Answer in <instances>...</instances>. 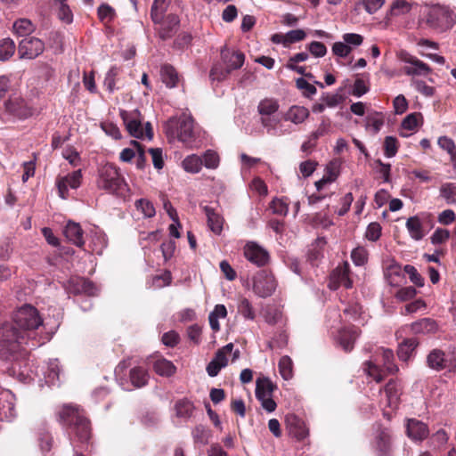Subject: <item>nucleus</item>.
Wrapping results in <instances>:
<instances>
[{"instance_id": "nucleus-1", "label": "nucleus", "mask_w": 456, "mask_h": 456, "mask_svg": "<svg viewBox=\"0 0 456 456\" xmlns=\"http://www.w3.org/2000/svg\"><path fill=\"white\" fill-rule=\"evenodd\" d=\"M43 326L44 321L35 306L25 304L19 307L12 314V322L0 324V359H17L23 345H43L44 340L35 341L37 331Z\"/></svg>"}, {"instance_id": "nucleus-2", "label": "nucleus", "mask_w": 456, "mask_h": 456, "mask_svg": "<svg viewBox=\"0 0 456 456\" xmlns=\"http://www.w3.org/2000/svg\"><path fill=\"white\" fill-rule=\"evenodd\" d=\"M59 419L61 423L69 427L70 433L74 435L71 438L72 444L75 441L86 444L91 437L89 421L84 413L73 405H64L59 412Z\"/></svg>"}, {"instance_id": "nucleus-3", "label": "nucleus", "mask_w": 456, "mask_h": 456, "mask_svg": "<svg viewBox=\"0 0 456 456\" xmlns=\"http://www.w3.org/2000/svg\"><path fill=\"white\" fill-rule=\"evenodd\" d=\"M379 355L375 360L363 363V371L376 382H380L387 373H395L398 370L394 363V353L388 348H380Z\"/></svg>"}, {"instance_id": "nucleus-4", "label": "nucleus", "mask_w": 456, "mask_h": 456, "mask_svg": "<svg viewBox=\"0 0 456 456\" xmlns=\"http://www.w3.org/2000/svg\"><path fill=\"white\" fill-rule=\"evenodd\" d=\"M166 133L168 136L177 137L186 145L193 142V120L191 116L183 113L180 117H173L166 124Z\"/></svg>"}, {"instance_id": "nucleus-5", "label": "nucleus", "mask_w": 456, "mask_h": 456, "mask_svg": "<svg viewBox=\"0 0 456 456\" xmlns=\"http://www.w3.org/2000/svg\"><path fill=\"white\" fill-rule=\"evenodd\" d=\"M421 24L438 32H443L454 24L453 13L447 7L435 5L427 10Z\"/></svg>"}, {"instance_id": "nucleus-6", "label": "nucleus", "mask_w": 456, "mask_h": 456, "mask_svg": "<svg viewBox=\"0 0 456 456\" xmlns=\"http://www.w3.org/2000/svg\"><path fill=\"white\" fill-rule=\"evenodd\" d=\"M125 185L118 169L112 164H106L99 169L97 186L110 193H115Z\"/></svg>"}, {"instance_id": "nucleus-7", "label": "nucleus", "mask_w": 456, "mask_h": 456, "mask_svg": "<svg viewBox=\"0 0 456 456\" xmlns=\"http://www.w3.org/2000/svg\"><path fill=\"white\" fill-rule=\"evenodd\" d=\"M121 118L126 125L128 133L139 139L147 137L151 140L153 137V132L150 122L145 124V128L142 127L140 113L138 110L131 112L121 111Z\"/></svg>"}, {"instance_id": "nucleus-8", "label": "nucleus", "mask_w": 456, "mask_h": 456, "mask_svg": "<svg viewBox=\"0 0 456 456\" xmlns=\"http://www.w3.org/2000/svg\"><path fill=\"white\" fill-rule=\"evenodd\" d=\"M274 385L270 379L259 377L256 381V396L261 402L262 407L268 412H273L276 403L272 398Z\"/></svg>"}, {"instance_id": "nucleus-9", "label": "nucleus", "mask_w": 456, "mask_h": 456, "mask_svg": "<svg viewBox=\"0 0 456 456\" xmlns=\"http://www.w3.org/2000/svg\"><path fill=\"white\" fill-rule=\"evenodd\" d=\"M260 123L265 129L266 134L272 136H283L290 134L294 129L290 125H288L283 121L282 117L274 115L267 118H260Z\"/></svg>"}, {"instance_id": "nucleus-10", "label": "nucleus", "mask_w": 456, "mask_h": 456, "mask_svg": "<svg viewBox=\"0 0 456 456\" xmlns=\"http://www.w3.org/2000/svg\"><path fill=\"white\" fill-rule=\"evenodd\" d=\"M45 50L44 42L34 37L23 38L18 47L20 59L32 60L40 55Z\"/></svg>"}, {"instance_id": "nucleus-11", "label": "nucleus", "mask_w": 456, "mask_h": 456, "mask_svg": "<svg viewBox=\"0 0 456 456\" xmlns=\"http://www.w3.org/2000/svg\"><path fill=\"white\" fill-rule=\"evenodd\" d=\"M81 169L76 170L65 176L59 177L56 180L59 196L62 200H66L69 197V189H77L81 184Z\"/></svg>"}, {"instance_id": "nucleus-12", "label": "nucleus", "mask_w": 456, "mask_h": 456, "mask_svg": "<svg viewBox=\"0 0 456 456\" xmlns=\"http://www.w3.org/2000/svg\"><path fill=\"white\" fill-rule=\"evenodd\" d=\"M221 59L227 70L231 73L232 70L241 68L245 61V55L240 51L224 46L221 50Z\"/></svg>"}, {"instance_id": "nucleus-13", "label": "nucleus", "mask_w": 456, "mask_h": 456, "mask_svg": "<svg viewBox=\"0 0 456 456\" xmlns=\"http://www.w3.org/2000/svg\"><path fill=\"white\" fill-rule=\"evenodd\" d=\"M244 256L251 263L262 266L269 259L268 252L253 241L248 242L244 247Z\"/></svg>"}, {"instance_id": "nucleus-14", "label": "nucleus", "mask_w": 456, "mask_h": 456, "mask_svg": "<svg viewBox=\"0 0 456 456\" xmlns=\"http://www.w3.org/2000/svg\"><path fill=\"white\" fill-rule=\"evenodd\" d=\"M7 112L19 118H27L32 115V109L20 97H11L4 103Z\"/></svg>"}, {"instance_id": "nucleus-15", "label": "nucleus", "mask_w": 456, "mask_h": 456, "mask_svg": "<svg viewBox=\"0 0 456 456\" xmlns=\"http://www.w3.org/2000/svg\"><path fill=\"white\" fill-rule=\"evenodd\" d=\"M14 395L8 390L0 392V421H11L15 417Z\"/></svg>"}, {"instance_id": "nucleus-16", "label": "nucleus", "mask_w": 456, "mask_h": 456, "mask_svg": "<svg viewBox=\"0 0 456 456\" xmlns=\"http://www.w3.org/2000/svg\"><path fill=\"white\" fill-rule=\"evenodd\" d=\"M403 61L406 64L403 68V71L408 76H426L431 71V69L427 63L415 56L408 55L403 58Z\"/></svg>"}, {"instance_id": "nucleus-17", "label": "nucleus", "mask_w": 456, "mask_h": 456, "mask_svg": "<svg viewBox=\"0 0 456 456\" xmlns=\"http://www.w3.org/2000/svg\"><path fill=\"white\" fill-rule=\"evenodd\" d=\"M373 447L377 456H389L391 452V436L387 428L379 429L375 436Z\"/></svg>"}, {"instance_id": "nucleus-18", "label": "nucleus", "mask_w": 456, "mask_h": 456, "mask_svg": "<svg viewBox=\"0 0 456 456\" xmlns=\"http://www.w3.org/2000/svg\"><path fill=\"white\" fill-rule=\"evenodd\" d=\"M310 112L307 108L293 105L282 114V119L285 123L290 122L295 126H298L303 124L308 118Z\"/></svg>"}, {"instance_id": "nucleus-19", "label": "nucleus", "mask_w": 456, "mask_h": 456, "mask_svg": "<svg viewBox=\"0 0 456 456\" xmlns=\"http://www.w3.org/2000/svg\"><path fill=\"white\" fill-rule=\"evenodd\" d=\"M63 233L69 242L78 248L84 247V232L78 223L69 221L64 227Z\"/></svg>"}, {"instance_id": "nucleus-20", "label": "nucleus", "mask_w": 456, "mask_h": 456, "mask_svg": "<svg viewBox=\"0 0 456 456\" xmlns=\"http://www.w3.org/2000/svg\"><path fill=\"white\" fill-rule=\"evenodd\" d=\"M45 381L48 386H54L59 383L61 369L57 359L49 360V362L40 370Z\"/></svg>"}, {"instance_id": "nucleus-21", "label": "nucleus", "mask_w": 456, "mask_h": 456, "mask_svg": "<svg viewBox=\"0 0 456 456\" xmlns=\"http://www.w3.org/2000/svg\"><path fill=\"white\" fill-rule=\"evenodd\" d=\"M180 20L175 14H168L160 25L159 35L161 39L171 38L177 31Z\"/></svg>"}, {"instance_id": "nucleus-22", "label": "nucleus", "mask_w": 456, "mask_h": 456, "mask_svg": "<svg viewBox=\"0 0 456 456\" xmlns=\"http://www.w3.org/2000/svg\"><path fill=\"white\" fill-rule=\"evenodd\" d=\"M407 435L412 440L422 441L428 436V428L425 423L411 419L407 422Z\"/></svg>"}, {"instance_id": "nucleus-23", "label": "nucleus", "mask_w": 456, "mask_h": 456, "mask_svg": "<svg viewBox=\"0 0 456 456\" xmlns=\"http://www.w3.org/2000/svg\"><path fill=\"white\" fill-rule=\"evenodd\" d=\"M286 422L289 433L298 440L305 438L308 435V429L305 422L295 415L288 416Z\"/></svg>"}, {"instance_id": "nucleus-24", "label": "nucleus", "mask_w": 456, "mask_h": 456, "mask_svg": "<svg viewBox=\"0 0 456 456\" xmlns=\"http://www.w3.org/2000/svg\"><path fill=\"white\" fill-rule=\"evenodd\" d=\"M358 338L357 330L354 327L346 328L339 330L337 340L340 346L346 351L349 352L353 349L354 344Z\"/></svg>"}, {"instance_id": "nucleus-25", "label": "nucleus", "mask_w": 456, "mask_h": 456, "mask_svg": "<svg viewBox=\"0 0 456 456\" xmlns=\"http://www.w3.org/2000/svg\"><path fill=\"white\" fill-rule=\"evenodd\" d=\"M349 264L344 262L338 265L331 273L334 285H352L354 282L349 277Z\"/></svg>"}, {"instance_id": "nucleus-26", "label": "nucleus", "mask_w": 456, "mask_h": 456, "mask_svg": "<svg viewBox=\"0 0 456 456\" xmlns=\"http://www.w3.org/2000/svg\"><path fill=\"white\" fill-rule=\"evenodd\" d=\"M280 108L279 102L274 98H265L257 105L260 118L277 115Z\"/></svg>"}, {"instance_id": "nucleus-27", "label": "nucleus", "mask_w": 456, "mask_h": 456, "mask_svg": "<svg viewBox=\"0 0 456 456\" xmlns=\"http://www.w3.org/2000/svg\"><path fill=\"white\" fill-rule=\"evenodd\" d=\"M204 213L208 218L210 230L216 234H220L223 230L224 218L212 208L205 206Z\"/></svg>"}, {"instance_id": "nucleus-28", "label": "nucleus", "mask_w": 456, "mask_h": 456, "mask_svg": "<svg viewBox=\"0 0 456 456\" xmlns=\"http://www.w3.org/2000/svg\"><path fill=\"white\" fill-rule=\"evenodd\" d=\"M385 123L383 113L372 111L365 118V128L373 134H378Z\"/></svg>"}, {"instance_id": "nucleus-29", "label": "nucleus", "mask_w": 456, "mask_h": 456, "mask_svg": "<svg viewBox=\"0 0 456 456\" xmlns=\"http://www.w3.org/2000/svg\"><path fill=\"white\" fill-rule=\"evenodd\" d=\"M91 240L92 250L98 255H101L103 249L108 246V238L99 228L91 231Z\"/></svg>"}, {"instance_id": "nucleus-30", "label": "nucleus", "mask_w": 456, "mask_h": 456, "mask_svg": "<svg viewBox=\"0 0 456 456\" xmlns=\"http://www.w3.org/2000/svg\"><path fill=\"white\" fill-rule=\"evenodd\" d=\"M437 330L436 322L429 318H424L411 324V330L414 334H429Z\"/></svg>"}, {"instance_id": "nucleus-31", "label": "nucleus", "mask_w": 456, "mask_h": 456, "mask_svg": "<svg viewBox=\"0 0 456 456\" xmlns=\"http://www.w3.org/2000/svg\"><path fill=\"white\" fill-rule=\"evenodd\" d=\"M171 3V0H154L151 10V17L155 24H159L162 21L165 12Z\"/></svg>"}, {"instance_id": "nucleus-32", "label": "nucleus", "mask_w": 456, "mask_h": 456, "mask_svg": "<svg viewBox=\"0 0 456 456\" xmlns=\"http://www.w3.org/2000/svg\"><path fill=\"white\" fill-rule=\"evenodd\" d=\"M445 362L444 353L439 349L432 350L427 357L428 367L436 370H441L446 368Z\"/></svg>"}, {"instance_id": "nucleus-33", "label": "nucleus", "mask_w": 456, "mask_h": 456, "mask_svg": "<svg viewBox=\"0 0 456 456\" xmlns=\"http://www.w3.org/2000/svg\"><path fill=\"white\" fill-rule=\"evenodd\" d=\"M418 345H419V342L414 338L404 339L399 345L398 351H397L398 357L402 361H404V362L408 361L411 357L412 353L414 352V350Z\"/></svg>"}, {"instance_id": "nucleus-34", "label": "nucleus", "mask_w": 456, "mask_h": 456, "mask_svg": "<svg viewBox=\"0 0 456 456\" xmlns=\"http://www.w3.org/2000/svg\"><path fill=\"white\" fill-rule=\"evenodd\" d=\"M153 369L157 374L163 377H170L175 374L176 368L174 363L165 358H158L153 363Z\"/></svg>"}, {"instance_id": "nucleus-35", "label": "nucleus", "mask_w": 456, "mask_h": 456, "mask_svg": "<svg viewBox=\"0 0 456 456\" xmlns=\"http://www.w3.org/2000/svg\"><path fill=\"white\" fill-rule=\"evenodd\" d=\"M383 393L386 396L387 405L389 407H396L400 397V389L397 384L390 380L386 385Z\"/></svg>"}, {"instance_id": "nucleus-36", "label": "nucleus", "mask_w": 456, "mask_h": 456, "mask_svg": "<svg viewBox=\"0 0 456 456\" xmlns=\"http://www.w3.org/2000/svg\"><path fill=\"white\" fill-rule=\"evenodd\" d=\"M130 380L134 387H142L149 380V373L142 367H134L130 370Z\"/></svg>"}, {"instance_id": "nucleus-37", "label": "nucleus", "mask_w": 456, "mask_h": 456, "mask_svg": "<svg viewBox=\"0 0 456 456\" xmlns=\"http://www.w3.org/2000/svg\"><path fill=\"white\" fill-rule=\"evenodd\" d=\"M160 77L163 83L169 88L176 86L178 83V74L171 65H163L160 69Z\"/></svg>"}, {"instance_id": "nucleus-38", "label": "nucleus", "mask_w": 456, "mask_h": 456, "mask_svg": "<svg viewBox=\"0 0 456 456\" xmlns=\"http://www.w3.org/2000/svg\"><path fill=\"white\" fill-rule=\"evenodd\" d=\"M405 225L411 239L419 240L423 238L422 224L418 216L408 218Z\"/></svg>"}, {"instance_id": "nucleus-39", "label": "nucleus", "mask_w": 456, "mask_h": 456, "mask_svg": "<svg viewBox=\"0 0 456 456\" xmlns=\"http://www.w3.org/2000/svg\"><path fill=\"white\" fill-rule=\"evenodd\" d=\"M13 32L19 37H26L35 30V26L30 20L21 18L17 20L12 26Z\"/></svg>"}, {"instance_id": "nucleus-40", "label": "nucleus", "mask_w": 456, "mask_h": 456, "mask_svg": "<svg viewBox=\"0 0 456 456\" xmlns=\"http://www.w3.org/2000/svg\"><path fill=\"white\" fill-rule=\"evenodd\" d=\"M227 315L226 307L224 305H216L214 310L208 315V321L210 328L214 331H219L220 324L218 322L219 318H225Z\"/></svg>"}, {"instance_id": "nucleus-41", "label": "nucleus", "mask_w": 456, "mask_h": 456, "mask_svg": "<svg viewBox=\"0 0 456 456\" xmlns=\"http://www.w3.org/2000/svg\"><path fill=\"white\" fill-rule=\"evenodd\" d=\"M325 245L326 240L323 237L317 238L315 241L311 245L307 257L312 264L322 257V249Z\"/></svg>"}, {"instance_id": "nucleus-42", "label": "nucleus", "mask_w": 456, "mask_h": 456, "mask_svg": "<svg viewBox=\"0 0 456 456\" xmlns=\"http://www.w3.org/2000/svg\"><path fill=\"white\" fill-rule=\"evenodd\" d=\"M202 165V159L195 154L186 157L183 161L184 170L192 174L199 173Z\"/></svg>"}, {"instance_id": "nucleus-43", "label": "nucleus", "mask_w": 456, "mask_h": 456, "mask_svg": "<svg viewBox=\"0 0 456 456\" xmlns=\"http://www.w3.org/2000/svg\"><path fill=\"white\" fill-rule=\"evenodd\" d=\"M440 196L448 204H456V183H445L440 187Z\"/></svg>"}, {"instance_id": "nucleus-44", "label": "nucleus", "mask_w": 456, "mask_h": 456, "mask_svg": "<svg viewBox=\"0 0 456 456\" xmlns=\"http://www.w3.org/2000/svg\"><path fill=\"white\" fill-rule=\"evenodd\" d=\"M16 45L11 38H4L0 42V61L9 60L15 53Z\"/></svg>"}, {"instance_id": "nucleus-45", "label": "nucleus", "mask_w": 456, "mask_h": 456, "mask_svg": "<svg viewBox=\"0 0 456 456\" xmlns=\"http://www.w3.org/2000/svg\"><path fill=\"white\" fill-rule=\"evenodd\" d=\"M175 411L178 417L188 419L192 415L194 406L191 401L183 399L175 403Z\"/></svg>"}, {"instance_id": "nucleus-46", "label": "nucleus", "mask_w": 456, "mask_h": 456, "mask_svg": "<svg viewBox=\"0 0 456 456\" xmlns=\"http://www.w3.org/2000/svg\"><path fill=\"white\" fill-rule=\"evenodd\" d=\"M383 268L385 270L386 276H399L403 273L401 265L394 259L389 256L383 260Z\"/></svg>"}, {"instance_id": "nucleus-47", "label": "nucleus", "mask_w": 456, "mask_h": 456, "mask_svg": "<svg viewBox=\"0 0 456 456\" xmlns=\"http://www.w3.org/2000/svg\"><path fill=\"white\" fill-rule=\"evenodd\" d=\"M331 128V120L330 118L326 116H322L321 118V123L317 129L312 132L310 134L312 135V140L317 141L320 137L330 133Z\"/></svg>"}, {"instance_id": "nucleus-48", "label": "nucleus", "mask_w": 456, "mask_h": 456, "mask_svg": "<svg viewBox=\"0 0 456 456\" xmlns=\"http://www.w3.org/2000/svg\"><path fill=\"white\" fill-rule=\"evenodd\" d=\"M210 436V430L205 426L199 425L192 430V437L195 443L206 444Z\"/></svg>"}, {"instance_id": "nucleus-49", "label": "nucleus", "mask_w": 456, "mask_h": 456, "mask_svg": "<svg viewBox=\"0 0 456 456\" xmlns=\"http://www.w3.org/2000/svg\"><path fill=\"white\" fill-rule=\"evenodd\" d=\"M135 208L137 210L141 211L144 217H152L155 216L156 211L153 204L146 199L136 200Z\"/></svg>"}, {"instance_id": "nucleus-50", "label": "nucleus", "mask_w": 456, "mask_h": 456, "mask_svg": "<svg viewBox=\"0 0 456 456\" xmlns=\"http://www.w3.org/2000/svg\"><path fill=\"white\" fill-rule=\"evenodd\" d=\"M279 369L281 377L285 380H289L292 378V361L289 356L284 355L280 359Z\"/></svg>"}, {"instance_id": "nucleus-51", "label": "nucleus", "mask_w": 456, "mask_h": 456, "mask_svg": "<svg viewBox=\"0 0 456 456\" xmlns=\"http://www.w3.org/2000/svg\"><path fill=\"white\" fill-rule=\"evenodd\" d=\"M275 282L274 275L268 270L259 271L254 280V285H273Z\"/></svg>"}, {"instance_id": "nucleus-52", "label": "nucleus", "mask_w": 456, "mask_h": 456, "mask_svg": "<svg viewBox=\"0 0 456 456\" xmlns=\"http://www.w3.org/2000/svg\"><path fill=\"white\" fill-rule=\"evenodd\" d=\"M351 258L353 263L357 266H362L367 263L368 252L363 247H357L351 252Z\"/></svg>"}, {"instance_id": "nucleus-53", "label": "nucleus", "mask_w": 456, "mask_h": 456, "mask_svg": "<svg viewBox=\"0 0 456 456\" xmlns=\"http://www.w3.org/2000/svg\"><path fill=\"white\" fill-rule=\"evenodd\" d=\"M297 87L302 91L303 95L310 98L317 92L315 86L308 83L304 77H299L296 80Z\"/></svg>"}, {"instance_id": "nucleus-54", "label": "nucleus", "mask_w": 456, "mask_h": 456, "mask_svg": "<svg viewBox=\"0 0 456 456\" xmlns=\"http://www.w3.org/2000/svg\"><path fill=\"white\" fill-rule=\"evenodd\" d=\"M165 208H167L169 216L174 221V223L169 225V233L175 238H179L180 232L178 228L180 227V223L178 221L175 210L171 206H169L167 208V204H165Z\"/></svg>"}, {"instance_id": "nucleus-55", "label": "nucleus", "mask_w": 456, "mask_h": 456, "mask_svg": "<svg viewBox=\"0 0 456 456\" xmlns=\"http://www.w3.org/2000/svg\"><path fill=\"white\" fill-rule=\"evenodd\" d=\"M99 19L103 22H110L115 17V10L107 4H102L98 7Z\"/></svg>"}, {"instance_id": "nucleus-56", "label": "nucleus", "mask_w": 456, "mask_h": 456, "mask_svg": "<svg viewBox=\"0 0 456 456\" xmlns=\"http://www.w3.org/2000/svg\"><path fill=\"white\" fill-rule=\"evenodd\" d=\"M203 164L207 168L215 169L219 165V157L214 151H207L202 159Z\"/></svg>"}, {"instance_id": "nucleus-57", "label": "nucleus", "mask_w": 456, "mask_h": 456, "mask_svg": "<svg viewBox=\"0 0 456 456\" xmlns=\"http://www.w3.org/2000/svg\"><path fill=\"white\" fill-rule=\"evenodd\" d=\"M411 86L419 94L426 97L433 96L435 94V88L428 86L424 81L419 79H412Z\"/></svg>"}, {"instance_id": "nucleus-58", "label": "nucleus", "mask_w": 456, "mask_h": 456, "mask_svg": "<svg viewBox=\"0 0 456 456\" xmlns=\"http://www.w3.org/2000/svg\"><path fill=\"white\" fill-rule=\"evenodd\" d=\"M270 207L276 215L285 216L289 212V205L283 199H273Z\"/></svg>"}, {"instance_id": "nucleus-59", "label": "nucleus", "mask_w": 456, "mask_h": 456, "mask_svg": "<svg viewBox=\"0 0 456 456\" xmlns=\"http://www.w3.org/2000/svg\"><path fill=\"white\" fill-rule=\"evenodd\" d=\"M419 118H421L420 113L409 114L403 118L402 127L409 131L414 130L419 126Z\"/></svg>"}, {"instance_id": "nucleus-60", "label": "nucleus", "mask_w": 456, "mask_h": 456, "mask_svg": "<svg viewBox=\"0 0 456 456\" xmlns=\"http://www.w3.org/2000/svg\"><path fill=\"white\" fill-rule=\"evenodd\" d=\"M397 149V139L394 136H387L384 142L385 155L392 158L396 154Z\"/></svg>"}, {"instance_id": "nucleus-61", "label": "nucleus", "mask_w": 456, "mask_h": 456, "mask_svg": "<svg viewBox=\"0 0 456 456\" xmlns=\"http://www.w3.org/2000/svg\"><path fill=\"white\" fill-rule=\"evenodd\" d=\"M230 72L226 68L223 69L220 65H214L210 70L209 77L212 81H223L224 80Z\"/></svg>"}, {"instance_id": "nucleus-62", "label": "nucleus", "mask_w": 456, "mask_h": 456, "mask_svg": "<svg viewBox=\"0 0 456 456\" xmlns=\"http://www.w3.org/2000/svg\"><path fill=\"white\" fill-rule=\"evenodd\" d=\"M403 273L409 275L410 281L414 285H424L423 284V278L421 275L418 273L417 269L410 265H406L403 268Z\"/></svg>"}, {"instance_id": "nucleus-63", "label": "nucleus", "mask_w": 456, "mask_h": 456, "mask_svg": "<svg viewBox=\"0 0 456 456\" xmlns=\"http://www.w3.org/2000/svg\"><path fill=\"white\" fill-rule=\"evenodd\" d=\"M238 309L244 318L248 320H253L255 318V313L253 311V308L247 298H243L240 302Z\"/></svg>"}, {"instance_id": "nucleus-64", "label": "nucleus", "mask_w": 456, "mask_h": 456, "mask_svg": "<svg viewBox=\"0 0 456 456\" xmlns=\"http://www.w3.org/2000/svg\"><path fill=\"white\" fill-rule=\"evenodd\" d=\"M352 52V47L346 45L344 42H336L332 45V53L336 56L345 58L347 57Z\"/></svg>"}]
</instances>
